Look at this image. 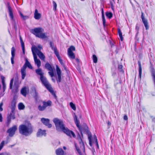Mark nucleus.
Wrapping results in <instances>:
<instances>
[{"label":"nucleus","mask_w":155,"mask_h":155,"mask_svg":"<svg viewBox=\"0 0 155 155\" xmlns=\"http://www.w3.org/2000/svg\"><path fill=\"white\" fill-rule=\"evenodd\" d=\"M19 133L21 134L28 136L30 135L33 132V127L31 124L28 126L25 124H21L19 127Z\"/></svg>","instance_id":"nucleus-1"},{"label":"nucleus","mask_w":155,"mask_h":155,"mask_svg":"<svg viewBox=\"0 0 155 155\" xmlns=\"http://www.w3.org/2000/svg\"><path fill=\"white\" fill-rule=\"evenodd\" d=\"M32 33L38 38L42 39H47L48 36H47V33H43L44 30L41 28H35L32 30Z\"/></svg>","instance_id":"nucleus-2"},{"label":"nucleus","mask_w":155,"mask_h":155,"mask_svg":"<svg viewBox=\"0 0 155 155\" xmlns=\"http://www.w3.org/2000/svg\"><path fill=\"white\" fill-rule=\"evenodd\" d=\"M53 122L55 124L56 129L58 131H63L65 128L63 121L58 118H55L53 120Z\"/></svg>","instance_id":"nucleus-3"},{"label":"nucleus","mask_w":155,"mask_h":155,"mask_svg":"<svg viewBox=\"0 0 155 155\" xmlns=\"http://www.w3.org/2000/svg\"><path fill=\"white\" fill-rule=\"evenodd\" d=\"M13 81L14 78H13L10 81L9 88L10 89L12 90V92L14 94H16L18 91V88L19 87L18 82L17 80H15L13 86V89H12Z\"/></svg>","instance_id":"nucleus-4"},{"label":"nucleus","mask_w":155,"mask_h":155,"mask_svg":"<svg viewBox=\"0 0 155 155\" xmlns=\"http://www.w3.org/2000/svg\"><path fill=\"white\" fill-rule=\"evenodd\" d=\"M75 47L71 45L68 48V54L69 57L71 59H74L75 58V55L74 53L73 52V51H75Z\"/></svg>","instance_id":"nucleus-5"},{"label":"nucleus","mask_w":155,"mask_h":155,"mask_svg":"<svg viewBox=\"0 0 155 155\" xmlns=\"http://www.w3.org/2000/svg\"><path fill=\"white\" fill-rule=\"evenodd\" d=\"M33 50V52L36 51L39 58L41 60H44L45 58V56L43 53L39 51L36 47H34L31 48V50Z\"/></svg>","instance_id":"nucleus-6"},{"label":"nucleus","mask_w":155,"mask_h":155,"mask_svg":"<svg viewBox=\"0 0 155 155\" xmlns=\"http://www.w3.org/2000/svg\"><path fill=\"white\" fill-rule=\"evenodd\" d=\"M40 80L43 84L48 90L51 87V85L48 82L46 78L43 76L40 77Z\"/></svg>","instance_id":"nucleus-7"},{"label":"nucleus","mask_w":155,"mask_h":155,"mask_svg":"<svg viewBox=\"0 0 155 155\" xmlns=\"http://www.w3.org/2000/svg\"><path fill=\"white\" fill-rule=\"evenodd\" d=\"M17 130V127L16 125H14L12 127L9 128L7 132L9 134V136L10 137H12L15 134V132Z\"/></svg>","instance_id":"nucleus-8"},{"label":"nucleus","mask_w":155,"mask_h":155,"mask_svg":"<svg viewBox=\"0 0 155 155\" xmlns=\"http://www.w3.org/2000/svg\"><path fill=\"white\" fill-rule=\"evenodd\" d=\"M62 131L70 137H71L72 136L73 137L75 138L76 137V136L73 132L69 130L67 127H65Z\"/></svg>","instance_id":"nucleus-9"},{"label":"nucleus","mask_w":155,"mask_h":155,"mask_svg":"<svg viewBox=\"0 0 155 155\" xmlns=\"http://www.w3.org/2000/svg\"><path fill=\"white\" fill-rule=\"evenodd\" d=\"M32 52L34 58L35 64L37 65L38 68H39L41 65V62L39 59L37 58V56L35 52L32 50Z\"/></svg>","instance_id":"nucleus-10"},{"label":"nucleus","mask_w":155,"mask_h":155,"mask_svg":"<svg viewBox=\"0 0 155 155\" xmlns=\"http://www.w3.org/2000/svg\"><path fill=\"white\" fill-rule=\"evenodd\" d=\"M141 18L142 20V22L144 25L146 29L147 30H148L149 29V27L147 21V19L144 18L143 12H141Z\"/></svg>","instance_id":"nucleus-11"},{"label":"nucleus","mask_w":155,"mask_h":155,"mask_svg":"<svg viewBox=\"0 0 155 155\" xmlns=\"http://www.w3.org/2000/svg\"><path fill=\"white\" fill-rule=\"evenodd\" d=\"M41 122L46 126L50 128L51 127V124L49 123L50 120L48 119L42 118L41 119Z\"/></svg>","instance_id":"nucleus-12"},{"label":"nucleus","mask_w":155,"mask_h":155,"mask_svg":"<svg viewBox=\"0 0 155 155\" xmlns=\"http://www.w3.org/2000/svg\"><path fill=\"white\" fill-rule=\"evenodd\" d=\"M36 135L38 137H41L43 136H46V130L39 129L37 132Z\"/></svg>","instance_id":"nucleus-13"},{"label":"nucleus","mask_w":155,"mask_h":155,"mask_svg":"<svg viewBox=\"0 0 155 155\" xmlns=\"http://www.w3.org/2000/svg\"><path fill=\"white\" fill-rule=\"evenodd\" d=\"M56 71L58 76V79H57V81L58 83L60 82L61 81V71L58 65H56Z\"/></svg>","instance_id":"nucleus-14"},{"label":"nucleus","mask_w":155,"mask_h":155,"mask_svg":"<svg viewBox=\"0 0 155 155\" xmlns=\"http://www.w3.org/2000/svg\"><path fill=\"white\" fill-rule=\"evenodd\" d=\"M26 66L25 65H24L21 68V78L22 79H24L26 76Z\"/></svg>","instance_id":"nucleus-15"},{"label":"nucleus","mask_w":155,"mask_h":155,"mask_svg":"<svg viewBox=\"0 0 155 155\" xmlns=\"http://www.w3.org/2000/svg\"><path fill=\"white\" fill-rule=\"evenodd\" d=\"M15 49L14 47H12L11 49L12 57L11 58V63L12 64L14 63V59L15 55Z\"/></svg>","instance_id":"nucleus-16"},{"label":"nucleus","mask_w":155,"mask_h":155,"mask_svg":"<svg viewBox=\"0 0 155 155\" xmlns=\"http://www.w3.org/2000/svg\"><path fill=\"white\" fill-rule=\"evenodd\" d=\"M16 103V102L15 101V100L14 98L12 101L11 105V112L12 113H14L15 112V108Z\"/></svg>","instance_id":"nucleus-17"},{"label":"nucleus","mask_w":155,"mask_h":155,"mask_svg":"<svg viewBox=\"0 0 155 155\" xmlns=\"http://www.w3.org/2000/svg\"><path fill=\"white\" fill-rule=\"evenodd\" d=\"M7 7L8 8L9 15L10 17V18L11 19L13 20V12L12 11V8L10 6V4L9 2L7 3Z\"/></svg>","instance_id":"nucleus-18"},{"label":"nucleus","mask_w":155,"mask_h":155,"mask_svg":"<svg viewBox=\"0 0 155 155\" xmlns=\"http://www.w3.org/2000/svg\"><path fill=\"white\" fill-rule=\"evenodd\" d=\"M78 140L80 145L81 150L83 151L84 152L85 147L81 137H80L78 139Z\"/></svg>","instance_id":"nucleus-19"},{"label":"nucleus","mask_w":155,"mask_h":155,"mask_svg":"<svg viewBox=\"0 0 155 155\" xmlns=\"http://www.w3.org/2000/svg\"><path fill=\"white\" fill-rule=\"evenodd\" d=\"M81 130L86 132L87 134H88L90 132L88 127L85 124H84L83 125L81 128Z\"/></svg>","instance_id":"nucleus-20"},{"label":"nucleus","mask_w":155,"mask_h":155,"mask_svg":"<svg viewBox=\"0 0 155 155\" xmlns=\"http://www.w3.org/2000/svg\"><path fill=\"white\" fill-rule=\"evenodd\" d=\"M57 155H64V152L61 148H59L56 150Z\"/></svg>","instance_id":"nucleus-21"},{"label":"nucleus","mask_w":155,"mask_h":155,"mask_svg":"<svg viewBox=\"0 0 155 155\" xmlns=\"http://www.w3.org/2000/svg\"><path fill=\"white\" fill-rule=\"evenodd\" d=\"M41 17V15L38 12V11L36 9L34 13V18L37 20L39 19Z\"/></svg>","instance_id":"nucleus-22"},{"label":"nucleus","mask_w":155,"mask_h":155,"mask_svg":"<svg viewBox=\"0 0 155 155\" xmlns=\"http://www.w3.org/2000/svg\"><path fill=\"white\" fill-rule=\"evenodd\" d=\"M20 43L22 48V51L24 55L25 54V45L24 43L22 40V38L20 36Z\"/></svg>","instance_id":"nucleus-23"},{"label":"nucleus","mask_w":155,"mask_h":155,"mask_svg":"<svg viewBox=\"0 0 155 155\" xmlns=\"http://www.w3.org/2000/svg\"><path fill=\"white\" fill-rule=\"evenodd\" d=\"M138 64L139 66V77L140 78V79L142 74V67L141 63L140 61H138Z\"/></svg>","instance_id":"nucleus-24"},{"label":"nucleus","mask_w":155,"mask_h":155,"mask_svg":"<svg viewBox=\"0 0 155 155\" xmlns=\"http://www.w3.org/2000/svg\"><path fill=\"white\" fill-rule=\"evenodd\" d=\"M21 94L24 96L25 97L27 95V88L26 87H23L21 90Z\"/></svg>","instance_id":"nucleus-25"},{"label":"nucleus","mask_w":155,"mask_h":155,"mask_svg":"<svg viewBox=\"0 0 155 155\" xmlns=\"http://www.w3.org/2000/svg\"><path fill=\"white\" fill-rule=\"evenodd\" d=\"M36 73L38 75H39L41 77L43 76V73L42 72L41 69V68H38L35 70Z\"/></svg>","instance_id":"nucleus-26"},{"label":"nucleus","mask_w":155,"mask_h":155,"mask_svg":"<svg viewBox=\"0 0 155 155\" xmlns=\"http://www.w3.org/2000/svg\"><path fill=\"white\" fill-rule=\"evenodd\" d=\"M51 104L52 102L50 101H48L47 102L43 101V104L44 105L46 108L48 106H51Z\"/></svg>","instance_id":"nucleus-27"},{"label":"nucleus","mask_w":155,"mask_h":155,"mask_svg":"<svg viewBox=\"0 0 155 155\" xmlns=\"http://www.w3.org/2000/svg\"><path fill=\"white\" fill-rule=\"evenodd\" d=\"M45 68L49 71H52V68L51 65L48 63H46L45 65Z\"/></svg>","instance_id":"nucleus-28"},{"label":"nucleus","mask_w":155,"mask_h":155,"mask_svg":"<svg viewBox=\"0 0 155 155\" xmlns=\"http://www.w3.org/2000/svg\"><path fill=\"white\" fill-rule=\"evenodd\" d=\"M48 90L49 91V92H51V93L54 96V98L56 100H57V97L55 93L54 92L53 90V89L52 88V87H51V88H50Z\"/></svg>","instance_id":"nucleus-29"},{"label":"nucleus","mask_w":155,"mask_h":155,"mask_svg":"<svg viewBox=\"0 0 155 155\" xmlns=\"http://www.w3.org/2000/svg\"><path fill=\"white\" fill-rule=\"evenodd\" d=\"M48 90L49 91V92H51V93L54 96V98L56 100H57V97L55 93L54 92L53 90V89L52 88V87H51V88H50Z\"/></svg>","instance_id":"nucleus-30"},{"label":"nucleus","mask_w":155,"mask_h":155,"mask_svg":"<svg viewBox=\"0 0 155 155\" xmlns=\"http://www.w3.org/2000/svg\"><path fill=\"white\" fill-rule=\"evenodd\" d=\"M117 31L118 32V35L120 38L121 41H123V38L122 36V33L120 29L119 28L117 29Z\"/></svg>","instance_id":"nucleus-31"},{"label":"nucleus","mask_w":155,"mask_h":155,"mask_svg":"<svg viewBox=\"0 0 155 155\" xmlns=\"http://www.w3.org/2000/svg\"><path fill=\"white\" fill-rule=\"evenodd\" d=\"M24 65H25L26 66V67L27 66L30 69H32V67L31 65L27 60H26L25 64Z\"/></svg>","instance_id":"nucleus-32"},{"label":"nucleus","mask_w":155,"mask_h":155,"mask_svg":"<svg viewBox=\"0 0 155 155\" xmlns=\"http://www.w3.org/2000/svg\"><path fill=\"white\" fill-rule=\"evenodd\" d=\"M93 142L94 143H95L97 147L98 148L99 146L98 143L97 141V137L95 135L94 136V138L93 139Z\"/></svg>","instance_id":"nucleus-33"},{"label":"nucleus","mask_w":155,"mask_h":155,"mask_svg":"<svg viewBox=\"0 0 155 155\" xmlns=\"http://www.w3.org/2000/svg\"><path fill=\"white\" fill-rule=\"evenodd\" d=\"M74 119L75 123L76 124L78 128H79L80 129V128L79 125V123L78 120L75 114V116L74 117Z\"/></svg>","instance_id":"nucleus-34"},{"label":"nucleus","mask_w":155,"mask_h":155,"mask_svg":"<svg viewBox=\"0 0 155 155\" xmlns=\"http://www.w3.org/2000/svg\"><path fill=\"white\" fill-rule=\"evenodd\" d=\"M25 106L22 103H20L18 105V108L20 110H23L25 108Z\"/></svg>","instance_id":"nucleus-35"},{"label":"nucleus","mask_w":155,"mask_h":155,"mask_svg":"<svg viewBox=\"0 0 155 155\" xmlns=\"http://www.w3.org/2000/svg\"><path fill=\"white\" fill-rule=\"evenodd\" d=\"M106 15L109 18H111L112 17V14L111 12H107L106 13Z\"/></svg>","instance_id":"nucleus-36"},{"label":"nucleus","mask_w":155,"mask_h":155,"mask_svg":"<svg viewBox=\"0 0 155 155\" xmlns=\"http://www.w3.org/2000/svg\"><path fill=\"white\" fill-rule=\"evenodd\" d=\"M110 4L111 7V9L113 10H114V5L115 3L114 0H111L110 1Z\"/></svg>","instance_id":"nucleus-37"},{"label":"nucleus","mask_w":155,"mask_h":155,"mask_svg":"<svg viewBox=\"0 0 155 155\" xmlns=\"http://www.w3.org/2000/svg\"><path fill=\"white\" fill-rule=\"evenodd\" d=\"M8 117L11 118V119H14L15 118V117L14 115V112L12 113L11 112Z\"/></svg>","instance_id":"nucleus-38"},{"label":"nucleus","mask_w":155,"mask_h":155,"mask_svg":"<svg viewBox=\"0 0 155 155\" xmlns=\"http://www.w3.org/2000/svg\"><path fill=\"white\" fill-rule=\"evenodd\" d=\"M8 117L11 118V119H14L15 118V117L14 115V112L12 113L11 112Z\"/></svg>","instance_id":"nucleus-39"},{"label":"nucleus","mask_w":155,"mask_h":155,"mask_svg":"<svg viewBox=\"0 0 155 155\" xmlns=\"http://www.w3.org/2000/svg\"><path fill=\"white\" fill-rule=\"evenodd\" d=\"M45 108H46L44 106V104H43L42 106H41V105H39L38 106V109L40 111H43L44 110Z\"/></svg>","instance_id":"nucleus-40"},{"label":"nucleus","mask_w":155,"mask_h":155,"mask_svg":"<svg viewBox=\"0 0 155 155\" xmlns=\"http://www.w3.org/2000/svg\"><path fill=\"white\" fill-rule=\"evenodd\" d=\"M92 59L93 62L94 63H96L97 61V56L95 54H93L92 56Z\"/></svg>","instance_id":"nucleus-41"},{"label":"nucleus","mask_w":155,"mask_h":155,"mask_svg":"<svg viewBox=\"0 0 155 155\" xmlns=\"http://www.w3.org/2000/svg\"><path fill=\"white\" fill-rule=\"evenodd\" d=\"M74 145H75V148H76L77 151H78V154L80 155H81V150L80 149L78 148V147L76 143H74Z\"/></svg>","instance_id":"nucleus-42"},{"label":"nucleus","mask_w":155,"mask_h":155,"mask_svg":"<svg viewBox=\"0 0 155 155\" xmlns=\"http://www.w3.org/2000/svg\"><path fill=\"white\" fill-rule=\"evenodd\" d=\"M50 45L51 48L52 50H54L56 48L54 46L53 42H52L51 41L50 42Z\"/></svg>","instance_id":"nucleus-43"},{"label":"nucleus","mask_w":155,"mask_h":155,"mask_svg":"<svg viewBox=\"0 0 155 155\" xmlns=\"http://www.w3.org/2000/svg\"><path fill=\"white\" fill-rule=\"evenodd\" d=\"M20 15L21 17L24 20H26L28 18V17L27 16H24L20 12Z\"/></svg>","instance_id":"nucleus-44"},{"label":"nucleus","mask_w":155,"mask_h":155,"mask_svg":"<svg viewBox=\"0 0 155 155\" xmlns=\"http://www.w3.org/2000/svg\"><path fill=\"white\" fill-rule=\"evenodd\" d=\"M53 10L55 11L56 9V8L57 5L55 2L54 1H53Z\"/></svg>","instance_id":"nucleus-45"},{"label":"nucleus","mask_w":155,"mask_h":155,"mask_svg":"<svg viewBox=\"0 0 155 155\" xmlns=\"http://www.w3.org/2000/svg\"><path fill=\"white\" fill-rule=\"evenodd\" d=\"M70 105L71 108L74 110H75L76 109L75 105L72 102L70 103Z\"/></svg>","instance_id":"nucleus-46"},{"label":"nucleus","mask_w":155,"mask_h":155,"mask_svg":"<svg viewBox=\"0 0 155 155\" xmlns=\"http://www.w3.org/2000/svg\"><path fill=\"white\" fill-rule=\"evenodd\" d=\"M53 51H54L55 54L56 55L57 58L60 57L59 54V52L58 51L56 48Z\"/></svg>","instance_id":"nucleus-47"},{"label":"nucleus","mask_w":155,"mask_h":155,"mask_svg":"<svg viewBox=\"0 0 155 155\" xmlns=\"http://www.w3.org/2000/svg\"><path fill=\"white\" fill-rule=\"evenodd\" d=\"M5 143V141H2L0 144V151L3 147Z\"/></svg>","instance_id":"nucleus-48"},{"label":"nucleus","mask_w":155,"mask_h":155,"mask_svg":"<svg viewBox=\"0 0 155 155\" xmlns=\"http://www.w3.org/2000/svg\"><path fill=\"white\" fill-rule=\"evenodd\" d=\"M50 71L48 72V74L51 77H53L54 76V73L53 69L52 71Z\"/></svg>","instance_id":"nucleus-49"},{"label":"nucleus","mask_w":155,"mask_h":155,"mask_svg":"<svg viewBox=\"0 0 155 155\" xmlns=\"http://www.w3.org/2000/svg\"><path fill=\"white\" fill-rule=\"evenodd\" d=\"M102 21H103V24L104 26L105 27V26L106 25V20L104 16H102Z\"/></svg>","instance_id":"nucleus-50"},{"label":"nucleus","mask_w":155,"mask_h":155,"mask_svg":"<svg viewBox=\"0 0 155 155\" xmlns=\"http://www.w3.org/2000/svg\"><path fill=\"white\" fill-rule=\"evenodd\" d=\"M11 122V119L9 117H8L7 120V126L8 127L9 126V124Z\"/></svg>","instance_id":"nucleus-51"},{"label":"nucleus","mask_w":155,"mask_h":155,"mask_svg":"<svg viewBox=\"0 0 155 155\" xmlns=\"http://www.w3.org/2000/svg\"><path fill=\"white\" fill-rule=\"evenodd\" d=\"M35 93V95L34 96V97L36 100H37L38 98V93L37 92H35L34 93Z\"/></svg>","instance_id":"nucleus-52"},{"label":"nucleus","mask_w":155,"mask_h":155,"mask_svg":"<svg viewBox=\"0 0 155 155\" xmlns=\"http://www.w3.org/2000/svg\"><path fill=\"white\" fill-rule=\"evenodd\" d=\"M3 93H2L1 94V96H3L4 94V93H3L5 91L6 88V84H3Z\"/></svg>","instance_id":"nucleus-53"},{"label":"nucleus","mask_w":155,"mask_h":155,"mask_svg":"<svg viewBox=\"0 0 155 155\" xmlns=\"http://www.w3.org/2000/svg\"><path fill=\"white\" fill-rule=\"evenodd\" d=\"M57 58H58L59 62L61 63V64L63 66H64V64L63 63L62 61V60L61 59L60 57H59Z\"/></svg>","instance_id":"nucleus-54"},{"label":"nucleus","mask_w":155,"mask_h":155,"mask_svg":"<svg viewBox=\"0 0 155 155\" xmlns=\"http://www.w3.org/2000/svg\"><path fill=\"white\" fill-rule=\"evenodd\" d=\"M57 58H58L59 62L61 63V64L63 66H64V64L63 63L62 61V60L61 59L60 57H59Z\"/></svg>","instance_id":"nucleus-55"},{"label":"nucleus","mask_w":155,"mask_h":155,"mask_svg":"<svg viewBox=\"0 0 155 155\" xmlns=\"http://www.w3.org/2000/svg\"><path fill=\"white\" fill-rule=\"evenodd\" d=\"M117 84H119V81L118 79H117L114 81V85L115 87Z\"/></svg>","instance_id":"nucleus-56"},{"label":"nucleus","mask_w":155,"mask_h":155,"mask_svg":"<svg viewBox=\"0 0 155 155\" xmlns=\"http://www.w3.org/2000/svg\"><path fill=\"white\" fill-rule=\"evenodd\" d=\"M118 69L119 71L121 72L123 71L122 67L123 66L121 65H119L118 66Z\"/></svg>","instance_id":"nucleus-57"},{"label":"nucleus","mask_w":155,"mask_h":155,"mask_svg":"<svg viewBox=\"0 0 155 155\" xmlns=\"http://www.w3.org/2000/svg\"><path fill=\"white\" fill-rule=\"evenodd\" d=\"M88 135V139L89 141H91V133L89 132L88 134H87Z\"/></svg>","instance_id":"nucleus-58"},{"label":"nucleus","mask_w":155,"mask_h":155,"mask_svg":"<svg viewBox=\"0 0 155 155\" xmlns=\"http://www.w3.org/2000/svg\"><path fill=\"white\" fill-rule=\"evenodd\" d=\"M3 105V102H2L0 103V111H2L3 110V108L2 106Z\"/></svg>","instance_id":"nucleus-59"},{"label":"nucleus","mask_w":155,"mask_h":155,"mask_svg":"<svg viewBox=\"0 0 155 155\" xmlns=\"http://www.w3.org/2000/svg\"><path fill=\"white\" fill-rule=\"evenodd\" d=\"M31 90L33 92H36V88L35 87H32L31 88Z\"/></svg>","instance_id":"nucleus-60"},{"label":"nucleus","mask_w":155,"mask_h":155,"mask_svg":"<svg viewBox=\"0 0 155 155\" xmlns=\"http://www.w3.org/2000/svg\"><path fill=\"white\" fill-rule=\"evenodd\" d=\"M124 119L125 120H127L128 119V117L127 115H125L124 117Z\"/></svg>","instance_id":"nucleus-61"},{"label":"nucleus","mask_w":155,"mask_h":155,"mask_svg":"<svg viewBox=\"0 0 155 155\" xmlns=\"http://www.w3.org/2000/svg\"><path fill=\"white\" fill-rule=\"evenodd\" d=\"M101 14H102V16H104V10H103V8H102L101 9Z\"/></svg>","instance_id":"nucleus-62"},{"label":"nucleus","mask_w":155,"mask_h":155,"mask_svg":"<svg viewBox=\"0 0 155 155\" xmlns=\"http://www.w3.org/2000/svg\"><path fill=\"white\" fill-rule=\"evenodd\" d=\"M2 115L1 113H0V122H2Z\"/></svg>","instance_id":"nucleus-63"},{"label":"nucleus","mask_w":155,"mask_h":155,"mask_svg":"<svg viewBox=\"0 0 155 155\" xmlns=\"http://www.w3.org/2000/svg\"><path fill=\"white\" fill-rule=\"evenodd\" d=\"M0 155H10V154L9 153H5V154L2 153H0Z\"/></svg>","instance_id":"nucleus-64"}]
</instances>
